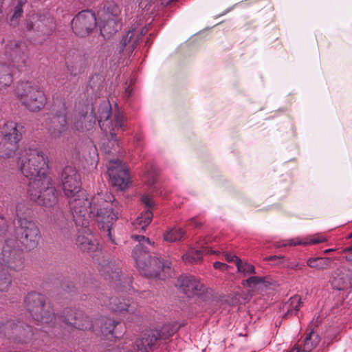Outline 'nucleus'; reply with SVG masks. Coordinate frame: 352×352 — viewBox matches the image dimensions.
I'll list each match as a JSON object with an SVG mask.
<instances>
[{"mask_svg":"<svg viewBox=\"0 0 352 352\" xmlns=\"http://www.w3.org/2000/svg\"><path fill=\"white\" fill-rule=\"evenodd\" d=\"M61 182L76 226L86 228L90 220L95 219L102 230H107L109 240L115 244L111 229L119 218L121 208L114 196L105 191L88 199L87 192L81 188L80 175L73 166L64 168Z\"/></svg>","mask_w":352,"mask_h":352,"instance_id":"nucleus-1","label":"nucleus"},{"mask_svg":"<svg viewBox=\"0 0 352 352\" xmlns=\"http://www.w3.org/2000/svg\"><path fill=\"white\" fill-rule=\"evenodd\" d=\"M16 163L21 174L30 180L29 198L46 208L54 207L58 202V195L47 174L48 164L44 153L36 147H25L18 152Z\"/></svg>","mask_w":352,"mask_h":352,"instance_id":"nucleus-2","label":"nucleus"},{"mask_svg":"<svg viewBox=\"0 0 352 352\" xmlns=\"http://www.w3.org/2000/svg\"><path fill=\"white\" fill-rule=\"evenodd\" d=\"M131 239L138 242L132 252V256L140 273L146 277L164 278V276H161V272L170 270V267L159 258L148 255L147 248L153 243L148 238L142 235L133 234Z\"/></svg>","mask_w":352,"mask_h":352,"instance_id":"nucleus-3","label":"nucleus"},{"mask_svg":"<svg viewBox=\"0 0 352 352\" xmlns=\"http://www.w3.org/2000/svg\"><path fill=\"white\" fill-rule=\"evenodd\" d=\"M24 267L22 250L15 236L8 238L0 254V292H6L11 285L12 279L8 270L20 271Z\"/></svg>","mask_w":352,"mask_h":352,"instance_id":"nucleus-4","label":"nucleus"},{"mask_svg":"<svg viewBox=\"0 0 352 352\" xmlns=\"http://www.w3.org/2000/svg\"><path fill=\"white\" fill-rule=\"evenodd\" d=\"M25 47L23 43L12 44L6 47V52L10 53L12 63L0 64V89L9 86L12 82V75L16 71H22L26 66L27 54L22 51Z\"/></svg>","mask_w":352,"mask_h":352,"instance_id":"nucleus-5","label":"nucleus"},{"mask_svg":"<svg viewBox=\"0 0 352 352\" xmlns=\"http://www.w3.org/2000/svg\"><path fill=\"white\" fill-rule=\"evenodd\" d=\"M28 212L29 210L24 204H16V214L19 225L21 243L25 249L32 250L38 244L40 230L36 223L25 216Z\"/></svg>","mask_w":352,"mask_h":352,"instance_id":"nucleus-6","label":"nucleus"},{"mask_svg":"<svg viewBox=\"0 0 352 352\" xmlns=\"http://www.w3.org/2000/svg\"><path fill=\"white\" fill-rule=\"evenodd\" d=\"M16 94L22 104L31 111H40L47 103V98L43 90L32 82H25L19 85Z\"/></svg>","mask_w":352,"mask_h":352,"instance_id":"nucleus-7","label":"nucleus"},{"mask_svg":"<svg viewBox=\"0 0 352 352\" xmlns=\"http://www.w3.org/2000/svg\"><path fill=\"white\" fill-rule=\"evenodd\" d=\"M25 303L28 311L34 320L41 323H49L54 318L56 319L52 312L50 304L45 303V297L36 292L29 293L25 299Z\"/></svg>","mask_w":352,"mask_h":352,"instance_id":"nucleus-8","label":"nucleus"},{"mask_svg":"<svg viewBox=\"0 0 352 352\" xmlns=\"http://www.w3.org/2000/svg\"><path fill=\"white\" fill-rule=\"evenodd\" d=\"M111 113V107L108 102L102 104L98 110V121L100 129L105 133H109L111 139L116 140V133L119 130H124V120L123 115L118 112L115 113L113 120H110L109 117Z\"/></svg>","mask_w":352,"mask_h":352,"instance_id":"nucleus-9","label":"nucleus"},{"mask_svg":"<svg viewBox=\"0 0 352 352\" xmlns=\"http://www.w3.org/2000/svg\"><path fill=\"white\" fill-rule=\"evenodd\" d=\"M120 13V8L113 3L98 12L99 25L102 36H109L121 29L122 23L118 19Z\"/></svg>","mask_w":352,"mask_h":352,"instance_id":"nucleus-10","label":"nucleus"},{"mask_svg":"<svg viewBox=\"0 0 352 352\" xmlns=\"http://www.w3.org/2000/svg\"><path fill=\"white\" fill-rule=\"evenodd\" d=\"M175 333V329L170 324H164L160 329L148 331L144 337L137 341L136 348L133 346V350L125 352H148L157 340H166Z\"/></svg>","mask_w":352,"mask_h":352,"instance_id":"nucleus-11","label":"nucleus"},{"mask_svg":"<svg viewBox=\"0 0 352 352\" xmlns=\"http://www.w3.org/2000/svg\"><path fill=\"white\" fill-rule=\"evenodd\" d=\"M97 25L94 12L85 10L78 12L72 21V28L74 34L80 37L88 36Z\"/></svg>","mask_w":352,"mask_h":352,"instance_id":"nucleus-12","label":"nucleus"},{"mask_svg":"<svg viewBox=\"0 0 352 352\" xmlns=\"http://www.w3.org/2000/svg\"><path fill=\"white\" fill-rule=\"evenodd\" d=\"M107 173L113 186L120 190L128 188L130 175L127 166L120 160H109L107 164Z\"/></svg>","mask_w":352,"mask_h":352,"instance_id":"nucleus-13","label":"nucleus"},{"mask_svg":"<svg viewBox=\"0 0 352 352\" xmlns=\"http://www.w3.org/2000/svg\"><path fill=\"white\" fill-rule=\"evenodd\" d=\"M0 332L3 333L10 338H13L19 342H27L33 336L32 331L30 326L21 322L15 323L12 321H8L0 326Z\"/></svg>","mask_w":352,"mask_h":352,"instance_id":"nucleus-14","label":"nucleus"},{"mask_svg":"<svg viewBox=\"0 0 352 352\" xmlns=\"http://www.w3.org/2000/svg\"><path fill=\"white\" fill-rule=\"evenodd\" d=\"M66 115L65 104L63 102L56 113L50 118L51 126L48 128V131L52 139H59L67 132L68 127Z\"/></svg>","mask_w":352,"mask_h":352,"instance_id":"nucleus-15","label":"nucleus"},{"mask_svg":"<svg viewBox=\"0 0 352 352\" xmlns=\"http://www.w3.org/2000/svg\"><path fill=\"white\" fill-rule=\"evenodd\" d=\"M60 319L66 324L78 329L88 330L94 327L93 322L80 310L65 309L63 314L60 316Z\"/></svg>","mask_w":352,"mask_h":352,"instance_id":"nucleus-16","label":"nucleus"},{"mask_svg":"<svg viewBox=\"0 0 352 352\" xmlns=\"http://www.w3.org/2000/svg\"><path fill=\"white\" fill-rule=\"evenodd\" d=\"M141 200L147 209L142 212L133 223L134 229L138 232L144 231L146 227L151 223L153 218V212L150 209L154 206L153 197L149 195H144Z\"/></svg>","mask_w":352,"mask_h":352,"instance_id":"nucleus-17","label":"nucleus"},{"mask_svg":"<svg viewBox=\"0 0 352 352\" xmlns=\"http://www.w3.org/2000/svg\"><path fill=\"white\" fill-rule=\"evenodd\" d=\"M177 285L188 296H193L204 291V285L192 276H182L177 280Z\"/></svg>","mask_w":352,"mask_h":352,"instance_id":"nucleus-18","label":"nucleus"},{"mask_svg":"<svg viewBox=\"0 0 352 352\" xmlns=\"http://www.w3.org/2000/svg\"><path fill=\"white\" fill-rule=\"evenodd\" d=\"M23 126L13 121H8L3 125L2 134L10 144H16L23 137Z\"/></svg>","mask_w":352,"mask_h":352,"instance_id":"nucleus-19","label":"nucleus"},{"mask_svg":"<svg viewBox=\"0 0 352 352\" xmlns=\"http://www.w3.org/2000/svg\"><path fill=\"white\" fill-rule=\"evenodd\" d=\"M351 276L352 272L346 268L338 269L331 282L333 287L338 290L348 288L351 284Z\"/></svg>","mask_w":352,"mask_h":352,"instance_id":"nucleus-20","label":"nucleus"},{"mask_svg":"<svg viewBox=\"0 0 352 352\" xmlns=\"http://www.w3.org/2000/svg\"><path fill=\"white\" fill-rule=\"evenodd\" d=\"M96 122V118L91 111L88 113L87 110L85 113H79L75 116L73 120V128L76 131H84L93 127Z\"/></svg>","mask_w":352,"mask_h":352,"instance_id":"nucleus-21","label":"nucleus"},{"mask_svg":"<svg viewBox=\"0 0 352 352\" xmlns=\"http://www.w3.org/2000/svg\"><path fill=\"white\" fill-rule=\"evenodd\" d=\"M138 42V36H135L134 30H129L122 38L119 43L120 53L131 54L135 48Z\"/></svg>","mask_w":352,"mask_h":352,"instance_id":"nucleus-22","label":"nucleus"},{"mask_svg":"<svg viewBox=\"0 0 352 352\" xmlns=\"http://www.w3.org/2000/svg\"><path fill=\"white\" fill-rule=\"evenodd\" d=\"M327 241V238L320 234H314L311 235L305 239H301L299 237L290 239L285 240L278 245L280 246H286V245H315L320 243H324Z\"/></svg>","mask_w":352,"mask_h":352,"instance_id":"nucleus-23","label":"nucleus"},{"mask_svg":"<svg viewBox=\"0 0 352 352\" xmlns=\"http://www.w3.org/2000/svg\"><path fill=\"white\" fill-rule=\"evenodd\" d=\"M95 323L100 325L101 333L105 339L112 341L118 337L117 334L114 333V329L118 323L115 320L108 318H102L97 319Z\"/></svg>","mask_w":352,"mask_h":352,"instance_id":"nucleus-24","label":"nucleus"},{"mask_svg":"<svg viewBox=\"0 0 352 352\" xmlns=\"http://www.w3.org/2000/svg\"><path fill=\"white\" fill-rule=\"evenodd\" d=\"M98 271L104 279L114 282L116 286L120 282V270L118 267H115L113 265L107 262L100 266Z\"/></svg>","mask_w":352,"mask_h":352,"instance_id":"nucleus-25","label":"nucleus"},{"mask_svg":"<svg viewBox=\"0 0 352 352\" xmlns=\"http://www.w3.org/2000/svg\"><path fill=\"white\" fill-rule=\"evenodd\" d=\"M76 244L80 250L89 253L93 258L100 253L98 244L92 241L91 239L84 235L78 236Z\"/></svg>","mask_w":352,"mask_h":352,"instance_id":"nucleus-26","label":"nucleus"},{"mask_svg":"<svg viewBox=\"0 0 352 352\" xmlns=\"http://www.w3.org/2000/svg\"><path fill=\"white\" fill-rule=\"evenodd\" d=\"M219 252L213 251L208 247H203L200 249H190L182 258L186 262L197 263L201 260L204 254H219Z\"/></svg>","mask_w":352,"mask_h":352,"instance_id":"nucleus-27","label":"nucleus"},{"mask_svg":"<svg viewBox=\"0 0 352 352\" xmlns=\"http://www.w3.org/2000/svg\"><path fill=\"white\" fill-rule=\"evenodd\" d=\"M320 341V336L311 330L307 333L305 339L297 346L300 349V351L311 352Z\"/></svg>","mask_w":352,"mask_h":352,"instance_id":"nucleus-28","label":"nucleus"},{"mask_svg":"<svg viewBox=\"0 0 352 352\" xmlns=\"http://www.w3.org/2000/svg\"><path fill=\"white\" fill-rule=\"evenodd\" d=\"M331 263V259L329 257H311L307 261V266L318 270L329 268Z\"/></svg>","mask_w":352,"mask_h":352,"instance_id":"nucleus-29","label":"nucleus"},{"mask_svg":"<svg viewBox=\"0 0 352 352\" xmlns=\"http://www.w3.org/2000/svg\"><path fill=\"white\" fill-rule=\"evenodd\" d=\"M301 305V298L298 295L291 297L284 305V309L287 310L286 316L296 315L299 311Z\"/></svg>","mask_w":352,"mask_h":352,"instance_id":"nucleus-30","label":"nucleus"},{"mask_svg":"<svg viewBox=\"0 0 352 352\" xmlns=\"http://www.w3.org/2000/svg\"><path fill=\"white\" fill-rule=\"evenodd\" d=\"M109 302H104V305L115 312L129 311V305L125 302H121L117 297L108 299Z\"/></svg>","mask_w":352,"mask_h":352,"instance_id":"nucleus-31","label":"nucleus"},{"mask_svg":"<svg viewBox=\"0 0 352 352\" xmlns=\"http://www.w3.org/2000/svg\"><path fill=\"white\" fill-rule=\"evenodd\" d=\"M184 234V232L182 228H173L168 230L164 234V239L166 241L173 243L180 240Z\"/></svg>","mask_w":352,"mask_h":352,"instance_id":"nucleus-32","label":"nucleus"},{"mask_svg":"<svg viewBox=\"0 0 352 352\" xmlns=\"http://www.w3.org/2000/svg\"><path fill=\"white\" fill-rule=\"evenodd\" d=\"M236 268L237 272L243 276L255 274L254 266L248 263H243L241 260H237Z\"/></svg>","mask_w":352,"mask_h":352,"instance_id":"nucleus-33","label":"nucleus"},{"mask_svg":"<svg viewBox=\"0 0 352 352\" xmlns=\"http://www.w3.org/2000/svg\"><path fill=\"white\" fill-rule=\"evenodd\" d=\"M265 280L263 277L251 276L243 280L242 285L251 289H256L258 286L265 285Z\"/></svg>","mask_w":352,"mask_h":352,"instance_id":"nucleus-34","label":"nucleus"},{"mask_svg":"<svg viewBox=\"0 0 352 352\" xmlns=\"http://www.w3.org/2000/svg\"><path fill=\"white\" fill-rule=\"evenodd\" d=\"M157 173L154 168H151V170H146L144 175V182L149 187H153L156 182Z\"/></svg>","mask_w":352,"mask_h":352,"instance_id":"nucleus-35","label":"nucleus"},{"mask_svg":"<svg viewBox=\"0 0 352 352\" xmlns=\"http://www.w3.org/2000/svg\"><path fill=\"white\" fill-rule=\"evenodd\" d=\"M24 4V1L23 0H19L18 4L15 6L14 10V13L12 14L11 20L13 21L14 20L19 18L23 13V5Z\"/></svg>","mask_w":352,"mask_h":352,"instance_id":"nucleus-36","label":"nucleus"},{"mask_svg":"<svg viewBox=\"0 0 352 352\" xmlns=\"http://www.w3.org/2000/svg\"><path fill=\"white\" fill-rule=\"evenodd\" d=\"M14 151L6 146V144H0V157L3 158H8L12 155Z\"/></svg>","mask_w":352,"mask_h":352,"instance_id":"nucleus-37","label":"nucleus"},{"mask_svg":"<svg viewBox=\"0 0 352 352\" xmlns=\"http://www.w3.org/2000/svg\"><path fill=\"white\" fill-rule=\"evenodd\" d=\"M213 267L214 269L224 272L228 269L229 265L219 261H216L213 263Z\"/></svg>","mask_w":352,"mask_h":352,"instance_id":"nucleus-38","label":"nucleus"},{"mask_svg":"<svg viewBox=\"0 0 352 352\" xmlns=\"http://www.w3.org/2000/svg\"><path fill=\"white\" fill-rule=\"evenodd\" d=\"M7 229V223L6 219L0 214V235L3 234Z\"/></svg>","mask_w":352,"mask_h":352,"instance_id":"nucleus-39","label":"nucleus"},{"mask_svg":"<svg viewBox=\"0 0 352 352\" xmlns=\"http://www.w3.org/2000/svg\"><path fill=\"white\" fill-rule=\"evenodd\" d=\"M224 256L228 262H234L236 265L237 260H241L238 256L231 253H225Z\"/></svg>","mask_w":352,"mask_h":352,"instance_id":"nucleus-40","label":"nucleus"},{"mask_svg":"<svg viewBox=\"0 0 352 352\" xmlns=\"http://www.w3.org/2000/svg\"><path fill=\"white\" fill-rule=\"evenodd\" d=\"M320 322H321V318H320V316H318L317 317L314 316L313 320L311 321V327H316Z\"/></svg>","mask_w":352,"mask_h":352,"instance_id":"nucleus-41","label":"nucleus"},{"mask_svg":"<svg viewBox=\"0 0 352 352\" xmlns=\"http://www.w3.org/2000/svg\"><path fill=\"white\" fill-rule=\"evenodd\" d=\"M153 0H140V6L142 8H146L147 6Z\"/></svg>","mask_w":352,"mask_h":352,"instance_id":"nucleus-42","label":"nucleus"},{"mask_svg":"<svg viewBox=\"0 0 352 352\" xmlns=\"http://www.w3.org/2000/svg\"><path fill=\"white\" fill-rule=\"evenodd\" d=\"M287 352H300V349L298 348V346H296Z\"/></svg>","mask_w":352,"mask_h":352,"instance_id":"nucleus-43","label":"nucleus"},{"mask_svg":"<svg viewBox=\"0 0 352 352\" xmlns=\"http://www.w3.org/2000/svg\"><path fill=\"white\" fill-rule=\"evenodd\" d=\"M191 222H192V224L195 225V227H198V226H199L201 225V223H198L196 219H192Z\"/></svg>","mask_w":352,"mask_h":352,"instance_id":"nucleus-44","label":"nucleus"},{"mask_svg":"<svg viewBox=\"0 0 352 352\" xmlns=\"http://www.w3.org/2000/svg\"><path fill=\"white\" fill-rule=\"evenodd\" d=\"M333 251H334V249H326L324 250V254H329Z\"/></svg>","mask_w":352,"mask_h":352,"instance_id":"nucleus-45","label":"nucleus"},{"mask_svg":"<svg viewBox=\"0 0 352 352\" xmlns=\"http://www.w3.org/2000/svg\"><path fill=\"white\" fill-rule=\"evenodd\" d=\"M346 260L352 262V253L350 255L346 256Z\"/></svg>","mask_w":352,"mask_h":352,"instance_id":"nucleus-46","label":"nucleus"},{"mask_svg":"<svg viewBox=\"0 0 352 352\" xmlns=\"http://www.w3.org/2000/svg\"><path fill=\"white\" fill-rule=\"evenodd\" d=\"M351 251H352V246L349 247V248H346L344 249V250H343L344 252H351Z\"/></svg>","mask_w":352,"mask_h":352,"instance_id":"nucleus-47","label":"nucleus"},{"mask_svg":"<svg viewBox=\"0 0 352 352\" xmlns=\"http://www.w3.org/2000/svg\"><path fill=\"white\" fill-rule=\"evenodd\" d=\"M126 93H127V92H129V96H130V95H131V92H130V91H129V87H128V88L126 89Z\"/></svg>","mask_w":352,"mask_h":352,"instance_id":"nucleus-48","label":"nucleus"},{"mask_svg":"<svg viewBox=\"0 0 352 352\" xmlns=\"http://www.w3.org/2000/svg\"><path fill=\"white\" fill-rule=\"evenodd\" d=\"M349 239L352 238V232L349 235Z\"/></svg>","mask_w":352,"mask_h":352,"instance_id":"nucleus-49","label":"nucleus"},{"mask_svg":"<svg viewBox=\"0 0 352 352\" xmlns=\"http://www.w3.org/2000/svg\"><path fill=\"white\" fill-rule=\"evenodd\" d=\"M60 214L61 215H63V212H62V211H60Z\"/></svg>","mask_w":352,"mask_h":352,"instance_id":"nucleus-50","label":"nucleus"}]
</instances>
